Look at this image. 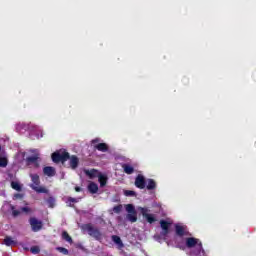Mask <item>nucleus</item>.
Returning a JSON list of instances; mask_svg holds the SVG:
<instances>
[{"instance_id":"nucleus-1","label":"nucleus","mask_w":256,"mask_h":256,"mask_svg":"<svg viewBox=\"0 0 256 256\" xmlns=\"http://www.w3.org/2000/svg\"><path fill=\"white\" fill-rule=\"evenodd\" d=\"M185 245L187 249H190V256H201L202 253H205L203 250V243H201V240L195 237L186 238Z\"/></svg>"},{"instance_id":"nucleus-2","label":"nucleus","mask_w":256,"mask_h":256,"mask_svg":"<svg viewBox=\"0 0 256 256\" xmlns=\"http://www.w3.org/2000/svg\"><path fill=\"white\" fill-rule=\"evenodd\" d=\"M81 229L82 231L88 233V235L93 237V239L96 241H101V239H103V233H101V230H99L97 227H94L91 223L82 225Z\"/></svg>"},{"instance_id":"nucleus-3","label":"nucleus","mask_w":256,"mask_h":256,"mask_svg":"<svg viewBox=\"0 0 256 256\" xmlns=\"http://www.w3.org/2000/svg\"><path fill=\"white\" fill-rule=\"evenodd\" d=\"M30 177L32 180L30 187L33 191H36V193H48V190L45 187H39V185H41V180L37 174H30Z\"/></svg>"},{"instance_id":"nucleus-4","label":"nucleus","mask_w":256,"mask_h":256,"mask_svg":"<svg viewBox=\"0 0 256 256\" xmlns=\"http://www.w3.org/2000/svg\"><path fill=\"white\" fill-rule=\"evenodd\" d=\"M52 161L53 163H65L67 161H69V152L67 151H63L62 153H60L59 151H56L54 153H52L51 155Z\"/></svg>"},{"instance_id":"nucleus-5","label":"nucleus","mask_w":256,"mask_h":256,"mask_svg":"<svg viewBox=\"0 0 256 256\" xmlns=\"http://www.w3.org/2000/svg\"><path fill=\"white\" fill-rule=\"evenodd\" d=\"M29 224L33 233H38V231H41V229H43V221L37 219L36 217H30Z\"/></svg>"},{"instance_id":"nucleus-6","label":"nucleus","mask_w":256,"mask_h":256,"mask_svg":"<svg viewBox=\"0 0 256 256\" xmlns=\"http://www.w3.org/2000/svg\"><path fill=\"white\" fill-rule=\"evenodd\" d=\"M139 211L148 223L153 224L155 223V221H157V219L155 218V215L149 213L150 211L149 208L140 207Z\"/></svg>"},{"instance_id":"nucleus-7","label":"nucleus","mask_w":256,"mask_h":256,"mask_svg":"<svg viewBox=\"0 0 256 256\" xmlns=\"http://www.w3.org/2000/svg\"><path fill=\"white\" fill-rule=\"evenodd\" d=\"M91 144L93 145L94 149L101 151V153H107V151H109V145H107V143H99V138L93 139Z\"/></svg>"},{"instance_id":"nucleus-8","label":"nucleus","mask_w":256,"mask_h":256,"mask_svg":"<svg viewBox=\"0 0 256 256\" xmlns=\"http://www.w3.org/2000/svg\"><path fill=\"white\" fill-rule=\"evenodd\" d=\"M173 225V222H169L166 220H160V227L162 229L161 235L162 237H167L169 235V229Z\"/></svg>"},{"instance_id":"nucleus-9","label":"nucleus","mask_w":256,"mask_h":256,"mask_svg":"<svg viewBox=\"0 0 256 256\" xmlns=\"http://www.w3.org/2000/svg\"><path fill=\"white\" fill-rule=\"evenodd\" d=\"M134 185L135 187H137V189H145V187H147V181L145 180V176H143L142 174H138L135 178Z\"/></svg>"},{"instance_id":"nucleus-10","label":"nucleus","mask_w":256,"mask_h":256,"mask_svg":"<svg viewBox=\"0 0 256 256\" xmlns=\"http://www.w3.org/2000/svg\"><path fill=\"white\" fill-rule=\"evenodd\" d=\"M69 165L71 167V169H77V167H79V157L75 156V155H70L69 154Z\"/></svg>"},{"instance_id":"nucleus-11","label":"nucleus","mask_w":256,"mask_h":256,"mask_svg":"<svg viewBox=\"0 0 256 256\" xmlns=\"http://www.w3.org/2000/svg\"><path fill=\"white\" fill-rule=\"evenodd\" d=\"M175 231L178 237H184V235H187V226H181L179 224H176Z\"/></svg>"},{"instance_id":"nucleus-12","label":"nucleus","mask_w":256,"mask_h":256,"mask_svg":"<svg viewBox=\"0 0 256 256\" xmlns=\"http://www.w3.org/2000/svg\"><path fill=\"white\" fill-rule=\"evenodd\" d=\"M43 173L47 177H55V175L57 174V171L55 170V168L53 166H45L43 168Z\"/></svg>"},{"instance_id":"nucleus-13","label":"nucleus","mask_w":256,"mask_h":256,"mask_svg":"<svg viewBox=\"0 0 256 256\" xmlns=\"http://www.w3.org/2000/svg\"><path fill=\"white\" fill-rule=\"evenodd\" d=\"M88 191L89 193H91L92 195H95V193H97V191H99V186L97 185V183L95 182H90L88 184Z\"/></svg>"},{"instance_id":"nucleus-14","label":"nucleus","mask_w":256,"mask_h":256,"mask_svg":"<svg viewBox=\"0 0 256 256\" xmlns=\"http://www.w3.org/2000/svg\"><path fill=\"white\" fill-rule=\"evenodd\" d=\"M122 168L124 169V173H126V175H133V173H135V168L129 164H123Z\"/></svg>"},{"instance_id":"nucleus-15","label":"nucleus","mask_w":256,"mask_h":256,"mask_svg":"<svg viewBox=\"0 0 256 256\" xmlns=\"http://www.w3.org/2000/svg\"><path fill=\"white\" fill-rule=\"evenodd\" d=\"M85 173L90 179H95V177H99V175H101V173L95 169L86 170Z\"/></svg>"},{"instance_id":"nucleus-16","label":"nucleus","mask_w":256,"mask_h":256,"mask_svg":"<svg viewBox=\"0 0 256 256\" xmlns=\"http://www.w3.org/2000/svg\"><path fill=\"white\" fill-rule=\"evenodd\" d=\"M146 189L148 191H153V190L157 189V182H155L153 179H148Z\"/></svg>"},{"instance_id":"nucleus-17","label":"nucleus","mask_w":256,"mask_h":256,"mask_svg":"<svg viewBox=\"0 0 256 256\" xmlns=\"http://www.w3.org/2000/svg\"><path fill=\"white\" fill-rule=\"evenodd\" d=\"M37 161H39V155L29 156L26 158L27 165H31V163H36V165H39Z\"/></svg>"},{"instance_id":"nucleus-18","label":"nucleus","mask_w":256,"mask_h":256,"mask_svg":"<svg viewBox=\"0 0 256 256\" xmlns=\"http://www.w3.org/2000/svg\"><path fill=\"white\" fill-rule=\"evenodd\" d=\"M112 241L118 245V247L120 249H122V247H124L123 245V241L121 240V237L117 236V235H112Z\"/></svg>"},{"instance_id":"nucleus-19","label":"nucleus","mask_w":256,"mask_h":256,"mask_svg":"<svg viewBox=\"0 0 256 256\" xmlns=\"http://www.w3.org/2000/svg\"><path fill=\"white\" fill-rule=\"evenodd\" d=\"M4 245H6V247H11L12 245H16V242L11 238V236H6L4 238Z\"/></svg>"},{"instance_id":"nucleus-20","label":"nucleus","mask_w":256,"mask_h":256,"mask_svg":"<svg viewBox=\"0 0 256 256\" xmlns=\"http://www.w3.org/2000/svg\"><path fill=\"white\" fill-rule=\"evenodd\" d=\"M98 181L100 183V187H105V185H107V176H105L103 174H99Z\"/></svg>"},{"instance_id":"nucleus-21","label":"nucleus","mask_w":256,"mask_h":256,"mask_svg":"<svg viewBox=\"0 0 256 256\" xmlns=\"http://www.w3.org/2000/svg\"><path fill=\"white\" fill-rule=\"evenodd\" d=\"M127 219L130 221V223H137V212L127 214Z\"/></svg>"},{"instance_id":"nucleus-22","label":"nucleus","mask_w":256,"mask_h":256,"mask_svg":"<svg viewBox=\"0 0 256 256\" xmlns=\"http://www.w3.org/2000/svg\"><path fill=\"white\" fill-rule=\"evenodd\" d=\"M62 239H64V241H67V243H73V238H71L67 231L62 232Z\"/></svg>"},{"instance_id":"nucleus-23","label":"nucleus","mask_w":256,"mask_h":256,"mask_svg":"<svg viewBox=\"0 0 256 256\" xmlns=\"http://www.w3.org/2000/svg\"><path fill=\"white\" fill-rule=\"evenodd\" d=\"M47 205L48 207H50V209H53V207H55V203H56V200L53 196H50L47 200Z\"/></svg>"},{"instance_id":"nucleus-24","label":"nucleus","mask_w":256,"mask_h":256,"mask_svg":"<svg viewBox=\"0 0 256 256\" xmlns=\"http://www.w3.org/2000/svg\"><path fill=\"white\" fill-rule=\"evenodd\" d=\"M68 207H75V205L73 203H78L77 198H73V197H68L67 202Z\"/></svg>"},{"instance_id":"nucleus-25","label":"nucleus","mask_w":256,"mask_h":256,"mask_svg":"<svg viewBox=\"0 0 256 256\" xmlns=\"http://www.w3.org/2000/svg\"><path fill=\"white\" fill-rule=\"evenodd\" d=\"M7 165H9V160L7 157H0V167L5 168Z\"/></svg>"},{"instance_id":"nucleus-26","label":"nucleus","mask_w":256,"mask_h":256,"mask_svg":"<svg viewBox=\"0 0 256 256\" xmlns=\"http://www.w3.org/2000/svg\"><path fill=\"white\" fill-rule=\"evenodd\" d=\"M30 251L33 255H39L41 253V248H39V246H32Z\"/></svg>"},{"instance_id":"nucleus-27","label":"nucleus","mask_w":256,"mask_h":256,"mask_svg":"<svg viewBox=\"0 0 256 256\" xmlns=\"http://www.w3.org/2000/svg\"><path fill=\"white\" fill-rule=\"evenodd\" d=\"M11 187L15 191H21V184H19V182L12 181L11 182Z\"/></svg>"},{"instance_id":"nucleus-28","label":"nucleus","mask_w":256,"mask_h":256,"mask_svg":"<svg viewBox=\"0 0 256 256\" xmlns=\"http://www.w3.org/2000/svg\"><path fill=\"white\" fill-rule=\"evenodd\" d=\"M126 211L128 214L130 213H136L137 211L135 210V206L133 204H127L126 205Z\"/></svg>"},{"instance_id":"nucleus-29","label":"nucleus","mask_w":256,"mask_h":256,"mask_svg":"<svg viewBox=\"0 0 256 256\" xmlns=\"http://www.w3.org/2000/svg\"><path fill=\"white\" fill-rule=\"evenodd\" d=\"M124 195L126 197H135L137 195V192L133 190H125Z\"/></svg>"},{"instance_id":"nucleus-30","label":"nucleus","mask_w":256,"mask_h":256,"mask_svg":"<svg viewBox=\"0 0 256 256\" xmlns=\"http://www.w3.org/2000/svg\"><path fill=\"white\" fill-rule=\"evenodd\" d=\"M11 210H12L13 217H19V215H21V211L15 210V206H11Z\"/></svg>"},{"instance_id":"nucleus-31","label":"nucleus","mask_w":256,"mask_h":256,"mask_svg":"<svg viewBox=\"0 0 256 256\" xmlns=\"http://www.w3.org/2000/svg\"><path fill=\"white\" fill-rule=\"evenodd\" d=\"M56 249L57 251H59V253H62L63 255H69V250H67V248L57 247Z\"/></svg>"},{"instance_id":"nucleus-32","label":"nucleus","mask_w":256,"mask_h":256,"mask_svg":"<svg viewBox=\"0 0 256 256\" xmlns=\"http://www.w3.org/2000/svg\"><path fill=\"white\" fill-rule=\"evenodd\" d=\"M122 209H123V205L119 204L114 206L113 211L114 213H121Z\"/></svg>"},{"instance_id":"nucleus-33","label":"nucleus","mask_w":256,"mask_h":256,"mask_svg":"<svg viewBox=\"0 0 256 256\" xmlns=\"http://www.w3.org/2000/svg\"><path fill=\"white\" fill-rule=\"evenodd\" d=\"M21 211H23L24 213H29L31 211V208H29V207H22Z\"/></svg>"},{"instance_id":"nucleus-34","label":"nucleus","mask_w":256,"mask_h":256,"mask_svg":"<svg viewBox=\"0 0 256 256\" xmlns=\"http://www.w3.org/2000/svg\"><path fill=\"white\" fill-rule=\"evenodd\" d=\"M22 198H23L22 194L17 193L14 195V199H22Z\"/></svg>"},{"instance_id":"nucleus-35","label":"nucleus","mask_w":256,"mask_h":256,"mask_svg":"<svg viewBox=\"0 0 256 256\" xmlns=\"http://www.w3.org/2000/svg\"><path fill=\"white\" fill-rule=\"evenodd\" d=\"M75 191H76V193H81V187L76 186V187H75Z\"/></svg>"},{"instance_id":"nucleus-36","label":"nucleus","mask_w":256,"mask_h":256,"mask_svg":"<svg viewBox=\"0 0 256 256\" xmlns=\"http://www.w3.org/2000/svg\"><path fill=\"white\" fill-rule=\"evenodd\" d=\"M180 249H183L182 246H180Z\"/></svg>"}]
</instances>
